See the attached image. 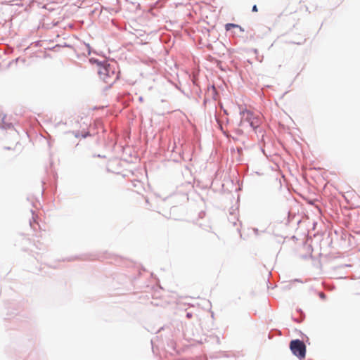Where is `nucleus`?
<instances>
[{
    "label": "nucleus",
    "mask_w": 360,
    "mask_h": 360,
    "mask_svg": "<svg viewBox=\"0 0 360 360\" xmlns=\"http://www.w3.org/2000/svg\"><path fill=\"white\" fill-rule=\"evenodd\" d=\"M290 349L292 354L300 359H304L306 356V345L304 343L297 339L290 342Z\"/></svg>",
    "instance_id": "1"
},
{
    "label": "nucleus",
    "mask_w": 360,
    "mask_h": 360,
    "mask_svg": "<svg viewBox=\"0 0 360 360\" xmlns=\"http://www.w3.org/2000/svg\"><path fill=\"white\" fill-rule=\"evenodd\" d=\"M98 74L100 78L105 83H110L117 77L114 70L110 67V65H99Z\"/></svg>",
    "instance_id": "2"
},
{
    "label": "nucleus",
    "mask_w": 360,
    "mask_h": 360,
    "mask_svg": "<svg viewBox=\"0 0 360 360\" xmlns=\"http://www.w3.org/2000/svg\"><path fill=\"white\" fill-rule=\"evenodd\" d=\"M240 115L241 120L248 122L252 128H257L259 125V118L251 111L244 110L240 112Z\"/></svg>",
    "instance_id": "3"
},
{
    "label": "nucleus",
    "mask_w": 360,
    "mask_h": 360,
    "mask_svg": "<svg viewBox=\"0 0 360 360\" xmlns=\"http://www.w3.org/2000/svg\"><path fill=\"white\" fill-rule=\"evenodd\" d=\"M225 29L226 31H229L231 29H235L236 30L234 31V34L238 35L244 32V29L241 26L233 23L226 24L225 25Z\"/></svg>",
    "instance_id": "4"
},
{
    "label": "nucleus",
    "mask_w": 360,
    "mask_h": 360,
    "mask_svg": "<svg viewBox=\"0 0 360 360\" xmlns=\"http://www.w3.org/2000/svg\"><path fill=\"white\" fill-rule=\"evenodd\" d=\"M319 296L322 299H325L326 298V295H325V294L323 292H320L319 293Z\"/></svg>",
    "instance_id": "5"
},
{
    "label": "nucleus",
    "mask_w": 360,
    "mask_h": 360,
    "mask_svg": "<svg viewBox=\"0 0 360 360\" xmlns=\"http://www.w3.org/2000/svg\"><path fill=\"white\" fill-rule=\"evenodd\" d=\"M252 10L253 12H257L258 11L257 6L254 5Z\"/></svg>",
    "instance_id": "6"
},
{
    "label": "nucleus",
    "mask_w": 360,
    "mask_h": 360,
    "mask_svg": "<svg viewBox=\"0 0 360 360\" xmlns=\"http://www.w3.org/2000/svg\"><path fill=\"white\" fill-rule=\"evenodd\" d=\"M89 132H86V134H84V135H82V137L85 138L87 136H89Z\"/></svg>",
    "instance_id": "7"
}]
</instances>
